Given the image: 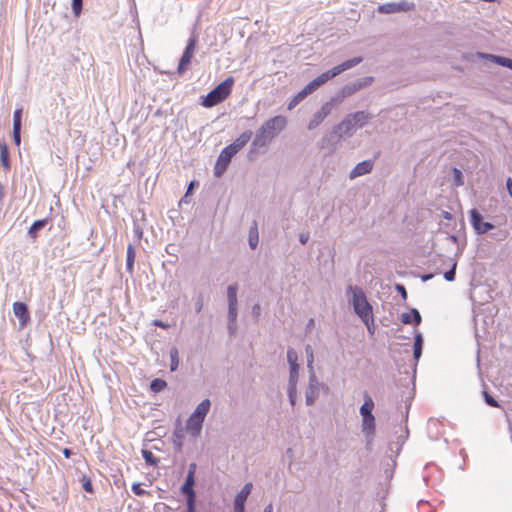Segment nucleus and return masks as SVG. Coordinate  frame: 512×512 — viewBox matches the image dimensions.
<instances>
[{"mask_svg": "<svg viewBox=\"0 0 512 512\" xmlns=\"http://www.w3.org/2000/svg\"><path fill=\"white\" fill-rule=\"evenodd\" d=\"M287 126V118L277 115L265 121L257 130L251 147L260 149L268 146Z\"/></svg>", "mask_w": 512, "mask_h": 512, "instance_id": "1", "label": "nucleus"}, {"mask_svg": "<svg viewBox=\"0 0 512 512\" xmlns=\"http://www.w3.org/2000/svg\"><path fill=\"white\" fill-rule=\"evenodd\" d=\"M371 115L365 111H358L348 114L336 127L335 132L339 133V138L350 137L356 129L364 127Z\"/></svg>", "mask_w": 512, "mask_h": 512, "instance_id": "2", "label": "nucleus"}, {"mask_svg": "<svg viewBox=\"0 0 512 512\" xmlns=\"http://www.w3.org/2000/svg\"><path fill=\"white\" fill-rule=\"evenodd\" d=\"M347 294H351V302L354 312L361 320H367L370 316H373L372 306L368 302L362 288L359 286L349 285L347 288Z\"/></svg>", "mask_w": 512, "mask_h": 512, "instance_id": "3", "label": "nucleus"}, {"mask_svg": "<svg viewBox=\"0 0 512 512\" xmlns=\"http://www.w3.org/2000/svg\"><path fill=\"white\" fill-rule=\"evenodd\" d=\"M363 61L362 57H354L352 59H349L347 61H344L343 63L333 67L330 70L325 71L315 79H313L311 82H309V85L311 88L316 91L318 88H320L322 85H324L329 80L333 79L337 75L341 74L342 72L349 70L356 65L360 64Z\"/></svg>", "mask_w": 512, "mask_h": 512, "instance_id": "4", "label": "nucleus"}, {"mask_svg": "<svg viewBox=\"0 0 512 512\" xmlns=\"http://www.w3.org/2000/svg\"><path fill=\"white\" fill-rule=\"evenodd\" d=\"M233 84V77L225 79L206 95L202 101V105L210 108L224 101L230 95Z\"/></svg>", "mask_w": 512, "mask_h": 512, "instance_id": "5", "label": "nucleus"}, {"mask_svg": "<svg viewBox=\"0 0 512 512\" xmlns=\"http://www.w3.org/2000/svg\"><path fill=\"white\" fill-rule=\"evenodd\" d=\"M372 81H373L372 77H365V78L359 79L353 83H349V84L345 85L336 95L331 97V99L338 106L343 102V100L345 98L351 96L352 94L359 91L363 87L371 84Z\"/></svg>", "mask_w": 512, "mask_h": 512, "instance_id": "6", "label": "nucleus"}, {"mask_svg": "<svg viewBox=\"0 0 512 512\" xmlns=\"http://www.w3.org/2000/svg\"><path fill=\"white\" fill-rule=\"evenodd\" d=\"M335 107H337V105L330 98L329 101L325 102L321 108L313 114L307 125L308 130H314L317 128L325 120V118L331 114Z\"/></svg>", "mask_w": 512, "mask_h": 512, "instance_id": "7", "label": "nucleus"}, {"mask_svg": "<svg viewBox=\"0 0 512 512\" xmlns=\"http://www.w3.org/2000/svg\"><path fill=\"white\" fill-rule=\"evenodd\" d=\"M235 153L230 149L228 146H226L219 154L218 159L216 161L215 167H214V175L219 178L221 177L226 169L229 166V163Z\"/></svg>", "mask_w": 512, "mask_h": 512, "instance_id": "8", "label": "nucleus"}, {"mask_svg": "<svg viewBox=\"0 0 512 512\" xmlns=\"http://www.w3.org/2000/svg\"><path fill=\"white\" fill-rule=\"evenodd\" d=\"M415 5L411 2L401 1V2H387L381 4L378 7V11L383 14H393L399 12H407L413 10Z\"/></svg>", "mask_w": 512, "mask_h": 512, "instance_id": "9", "label": "nucleus"}, {"mask_svg": "<svg viewBox=\"0 0 512 512\" xmlns=\"http://www.w3.org/2000/svg\"><path fill=\"white\" fill-rule=\"evenodd\" d=\"M470 222L477 234H485L494 228L492 223L483 221V216L477 209L470 211Z\"/></svg>", "mask_w": 512, "mask_h": 512, "instance_id": "10", "label": "nucleus"}, {"mask_svg": "<svg viewBox=\"0 0 512 512\" xmlns=\"http://www.w3.org/2000/svg\"><path fill=\"white\" fill-rule=\"evenodd\" d=\"M197 44V37L195 35H192L190 39L188 40L187 46L182 54V57L180 59L179 65H178V72L181 74L183 73L187 66L190 64L191 59L193 57V53L195 51Z\"/></svg>", "mask_w": 512, "mask_h": 512, "instance_id": "11", "label": "nucleus"}, {"mask_svg": "<svg viewBox=\"0 0 512 512\" xmlns=\"http://www.w3.org/2000/svg\"><path fill=\"white\" fill-rule=\"evenodd\" d=\"M321 387L324 388L325 386L322 385L318 379H316L315 382H311V380H309L308 386L306 387V390H305L306 405L312 406L315 404L316 400L318 399V397L320 395Z\"/></svg>", "mask_w": 512, "mask_h": 512, "instance_id": "12", "label": "nucleus"}, {"mask_svg": "<svg viewBox=\"0 0 512 512\" xmlns=\"http://www.w3.org/2000/svg\"><path fill=\"white\" fill-rule=\"evenodd\" d=\"M252 483H246L234 500V512H245V502L252 490Z\"/></svg>", "mask_w": 512, "mask_h": 512, "instance_id": "13", "label": "nucleus"}, {"mask_svg": "<svg viewBox=\"0 0 512 512\" xmlns=\"http://www.w3.org/2000/svg\"><path fill=\"white\" fill-rule=\"evenodd\" d=\"M203 422V419L191 414L186 423L187 432L194 438L198 437L201 433Z\"/></svg>", "mask_w": 512, "mask_h": 512, "instance_id": "14", "label": "nucleus"}, {"mask_svg": "<svg viewBox=\"0 0 512 512\" xmlns=\"http://www.w3.org/2000/svg\"><path fill=\"white\" fill-rule=\"evenodd\" d=\"M14 315L19 319L21 326H25L30 320L27 305L23 302H15L13 304Z\"/></svg>", "mask_w": 512, "mask_h": 512, "instance_id": "15", "label": "nucleus"}, {"mask_svg": "<svg viewBox=\"0 0 512 512\" xmlns=\"http://www.w3.org/2000/svg\"><path fill=\"white\" fill-rule=\"evenodd\" d=\"M373 169V161L372 160H365L360 163H358L350 172V179H355L357 177L363 176L365 174H368Z\"/></svg>", "mask_w": 512, "mask_h": 512, "instance_id": "16", "label": "nucleus"}, {"mask_svg": "<svg viewBox=\"0 0 512 512\" xmlns=\"http://www.w3.org/2000/svg\"><path fill=\"white\" fill-rule=\"evenodd\" d=\"M362 431L370 442L375 434V417L374 415L362 418Z\"/></svg>", "mask_w": 512, "mask_h": 512, "instance_id": "17", "label": "nucleus"}, {"mask_svg": "<svg viewBox=\"0 0 512 512\" xmlns=\"http://www.w3.org/2000/svg\"><path fill=\"white\" fill-rule=\"evenodd\" d=\"M252 131L247 130L243 132L233 143L228 145L232 151L237 154L251 139Z\"/></svg>", "mask_w": 512, "mask_h": 512, "instance_id": "18", "label": "nucleus"}, {"mask_svg": "<svg viewBox=\"0 0 512 512\" xmlns=\"http://www.w3.org/2000/svg\"><path fill=\"white\" fill-rule=\"evenodd\" d=\"M480 56L493 62V63H496L500 66H503V67H506V68H509L512 70V59H510V58L499 56V55H494V54H485V53H481Z\"/></svg>", "mask_w": 512, "mask_h": 512, "instance_id": "19", "label": "nucleus"}, {"mask_svg": "<svg viewBox=\"0 0 512 512\" xmlns=\"http://www.w3.org/2000/svg\"><path fill=\"white\" fill-rule=\"evenodd\" d=\"M480 56L493 62V63H496L500 66H503V67H506V68H509L512 70V59H510V58L499 56V55H494V54H485V53H481Z\"/></svg>", "mask_w": 512, "mask_h": 512, "instance_id": "20", "label": "nucleus"}, {"mask_svg": "<svg viewBox=\"0 0 512 512\" xmlns=\"http://www.w3.org/2000/svg\"><path fill=\"white\" fill-rule=\"evenodd\" d=\"M0 163L8 171L11 168L8 146L4 140H0Z\"/></svg>", "mask_w": 512, "mask_h": 512, "instance_id": "21", "label": "nucleus"}, {"mask_svg": "<svg viewBox=\"0 0 512 512\" xmlns=\"http://www.w3.org/2000/svg\"><path fill=\"white\" fill-rule=\"evenodd\" d=\"M210 407H211L210 400L209 399H204L203 401H201L197 405V407L194 410V412L192 413V415L205 420V417L207 416V414H208V412L210 410Z\"/></svg>", "mask_w": 512, "mask_h": 512, "instance_id": "22", "label": "nucleus"}, {"mask_svg": "<svg viewBox=\"0 0 512 512\" xmlns=\"http://www.w3.org/2000/svg\"><path fill=\"white\" fill-rule=\"evenodd\" d=\"M373 408H374V402H373L372 398L367 393H365L364 394V403L361 405L360 410H359L361 417L363 418V417L373 415V413H372Z\"/></svg>", "mask_w": 512, "mask_h": 512, "instance_id": "23", "label": "nucleus"}, {"mask_svg": "<svg viewBox=\"0 0 512 512\" xmlns=\"http://www.w3.org/2000/svg\"><path fill=\"white\" fill-rule=\"evenodd\" d=\"M238 285L231 284L227 287V303L228 307H238L237 299Z\"/></svg>", "mask_w": 512, "mask_h": 512, "instance_id": "24", "label": "nucleus"}, {"mask_svg": "<svg viewBox=\"0 0 512 512\" xmlns=\"http://www.w3.org/2000/svg\"><path fill=\"white\" fill-rule=\"evenodd\" d=\"M422 347H423V337L420 333H417L414 338L413 345V356L416 361H418L422 355Z\"/></svg>", "mask_w": 512, "mask_h": 512, "instance_id": "25", "label": "nucleus"}, {"mask_svg": "<svg viewBox=\"0 0 512 512\" xmlns=\"http://www.w3.org/2000/svg\"><path fill=\"white\" fill-rule=\"evenodd\" d=\"M47 222H48L47 219L36 220L29 228L28 235L31 238H36L38 235V232L46 226Z\"/></svg>", "mask_w": 512, "mask_h": 512, "instance_id": "26", "label": "nucleus"}, {"mask_svg": "<svg viewBox=\"0 0 512 512\" xmlns=\"http://www.w3.org/2000/svg\"><path fill=\"white\" fill-rule=\"evenodd\" d=\"M170 371L174 372L179 366V351L176 347H172L170 352Z\"/></svg>", "mask_w": 512, "mask_h": 512, "instance_id": "27", "label": "nucleus"}, {"mask_svg": "<svg viewBox=\"0 0 512 512\" xmlns=\"http://www.w3.org/2000/svg\"><path fill=\"white\" fill-rule=\"evenodd\" d=\"M135 261V250L131 244L127 247V258H126V268L127 270L132 273L133 272V266Z\"/></svg>", "mask_w": 512, "mask_h": 512, "instance_id": "28", "label": "nucleus"}, {"mask_svg": "<svg viewBox=\"0 0 512 512\" xmlns=\"http://www.w3.org/2000/svg\"><path fill=\"white\" fill-rule=\"evenodd\" d=\"M195 484V478L191 475H187L184 484L181 487L183 494L195 493L193 486Z\"/></svg>", "mask_w": 512, "mask_h": 512, "instance_id": "29", "label": "nucleus"}, {"mask_svg": "<svg viewBox=\"0 0 512 512\" xmlns=\"http://www.w3.org/2000/svg\"><path fill=\"white\" fill-rule=\"evenodd\" d=\"M259 243L258 229L256 224L249 230V246L255 249Z\"/></svg>", "mask_w": 512, "mask_h": 512, "instance_id": "30", "label": "nucleus"}, {"mask_svg": "<svg viewBox=\"0 0 512 512\" xmlns=\"http://www.w3.org/2000/svg\"><path fill=\"white\" fill-rule=\"evenodd\" d=\"M314 90L311 88L309 83L301 90L299 91L293 98L298 101V103L302 102L308 95L313 93Z\"/></svg>", "mask_w": 512, "mask_h": 512, "instance_id": "31", "label": "nucleus"}, {"mask_svg": "<svg viewBox=\"0 0 512 512\" xmlns=\"http://www.w3.org/2000/svg\"><path fill=\"white\" fill-rule=\"evenodd\" d=\"M142 456L146 462V464L150 466H156L158 463V459L154 456V454L146 449L142 450Z\"/></svg>", "mask_w": 512, "mask_h": 512, "instance_id": "32", "label": "nucleus"}, {"mask_svg": "<svg viewBox=\"0 0 512 512\" xmlns=\"http://www.w3.org/2000/svg\"><path fill=\"white\" fill-rule=\"evenodd\" d=\"M166 386H167L166 381H164L160 378H156V379L152 380V382L150 384L151 390L155 393L162 391Z\"/></svg>", "mask_w": 512, "mask_h": 512, "instance_id": "33", "label": "nucleus"}, {"mask_svg": "<svg viewBox=\"0 0 512 512\" xmlns=\"http://www.w3.org/2000/svg\"><path fill=\"white\" fill-rule=\"evenodd\" d=\"M187 496V511L186 512H196V494L190 493L185 494Z\"/></svg>", "mask_w": 512, "mask_h": 512, "instance_id": "34", "label": "nucleus"}, {"mask_svg": "<svg viewBox=\"0 0 512 512\" xmlns=\"http://www.w3.org/2000/svg\"><path fill=\"white\" fill-rule=\"evenodd\" d=\"M287 360H288V363L290 366L298 365V363H297L298 355L294 349L289 348L287 350Z\"/></svg>", "mask_w": 512, "mask_h": 512, "instance_id": "35", "label": "nucleus"}, {"mask_svg": "<svg viewBox=\"0 0 512 512\" xmlns=\"http://www.w3.org/2000/svg\"><path fill=\"white\" fill-rule=\"evenodd\" d=\"M299 378V365L290 366L289 382H298Z\"/></svg>", "mask_w": 512, "mask_h": 512, "instance_id": "36", "label": "nucleus"}, {"mask_svg": "<svg viewBox=\"0 0 512 512\" xmlns=\"http://www.w3.org/2000/svg\"><path fill=\"white\" fill-rule=\"evenodd\" d=\"M453 176H454V185L455 186L459 187L464 184L463 174L459 169H457V168L453 169Z\"/></svg>", "mask_w": 512, "mask_h": 512, "instance_id": "37", "label": "nucleus"}, {"mask_svg": "<svg viewBox=\"0 0 512 512\" xmlns=\"http://www.w3.org/2000/svg\"><path fill=\"white\" fill-rule=\"evenodd\" d=\"M22 108H18L13 114V127L21 128Z\"/></svg>", "mask_w": 512, "mask_h": 512, "instance_id": "38", "label": "nucleus"}, {"mask_svg": "<svg viewBox=\"0 0 512 512\" xmlns=\"http://www.w3.org/2000/svg\"><path fill=\"white\" fill-rule=\"evenodd\" d=\"M238 317V307H228L227 319L229 322H236Z\"/></svg>", "mask_w": 512, "mask_h": 512, "instance_id": "39", "label": "nucleus"}, {"mask_svg": "<svg viewBox=\"0 0 512 512\" xmlns=\"http://www.w3.org/2000/svg\"><path fill=\"white\" fill-rule=\"evenodd\" d=\"M456 267H457V263L454 262V264L452 265V268L444 273V278L446 281L451 282L455 279Z\"/></svg>", "mask_w": 512, "mask_h": 512, "instance_id": "40", "label": "nucleus"}, {"mask_svg": "<svg viewBox=\"0 0 512 512\" xmlns=\"http://www.w3.org/2000/svg\"><path fill=\"white\" fill-rule=\"evenodd\" d=\"M83 0H72V10L76 17H78L82 11Z\"/></svg>", "mask_w": 512, "mask_h": 512, "instance_id": "41", "label": "nucleus"}, {"mask_svg": "<svg viewBox=\"0 0 512 512\" xmlns=\"http://www.w3.org/2000/svg\"><path fill=\"white\" fill-rule=\"evenodd\" d=\"M313 363H314V361H311V359H309V361H307V369H308V373H309V380H311V382H315V380L318 379L316 374H315V371H314Z\"/></svg>", "mask_w": 512, "mask_h": 512, "instance_id": "42", "label": "nucleus"}, {"mask_svg": "<svg viewBox=\"0 0 512 512\" xmlns=\"http://www.w3.org/2000/svg\"><path fill=\"white\" fill-rule=\"evenodd\" d=\"M484 399L487 405L491 407H498V402L486 391L483 392Z\"/></svg>", "mask_w": 512, "mask_h": 512, "instance_id": "43", "label": "nucleus"}, {"mask_svg": "<svg viewBox=\"0 0 512 512\" xmlns=\"http://www.w3.org/2000/svg\"><path fill=\"white\" fill-rule=\"evenodd\" d=\"M82 486H83V489L86 491V492H89L91 493L93 491V488H92V483H91V480L90 478L86 477V476H83L82 479Z\"/></svg>", "mask_w": 512, "mask_h": 512, "instance_id": "44", "label": "nucleus"}, {"mask_svg": "<svg viewBox=\"0 0 512 512\" xmlns=\"http://www.w3.org/2000/svg\"><path fill=\"white\" fill-rule=\"evenodd\" d=\"M132 491L137 496H144L147 495L148 492L140 487L139 483H134L132 485Z\"/></svg>", "mask_w": 512, "mask_h": 512, "instance_id": "45", "label": "nucleus"}, {"mask_svg": "<svg viewBox=\"0 0 512 512\" xmlns=\"http://www.w3.org/2000/svg\"><path fill=\"white\" fill-rule=\"evenodd\" d=\"M13 141L19 146L21 143V128L13 127Z\"/></svg>", "mask_w": 512, "mask_h": 512, "instance_id": "46", "label": "nucleus"}, {"mask_svg": "<svg viewBox=\"0 0 512 512\" xmlns=\"http://www.w3.org/2000/svg\"><path fill=\"white\" fill-rule=\"evenodd\" d=\"M363 323L366 325L368 332L372 335L374 334V318L373 316H370L367 320H362Z\"/></svg>", "mask_w": 512, "mask_h": 512, "instance_id": "47", "label": "nucleus"}, {"mask_svg": "<svg viewBox=\"0 0 512 512\" xmlns=\"http://www.w3.org/2000/svg\"><path fill=\"white\" fill-rule=\"evenodd\" d=\"M297 383L298 382H289L288 381V387H287L288 395H297Z\"/></svg>", "mask_w": 512, "mask_h": 512, "instance_id": "48", "label": "nucleus"}, {"mask_svg": "<svg viewBox=\"0 0 512 512\" xmlns=\"http://www.w3.org/2000/svg\"><path fill=\"white\" fill-rule=\"evenodd\" d=\"M227 330L230 336L235 335L237 330V321L236 322H229L227 324Z\"/></svg>", "mask_w": 512, "mask_h": 512, "instance_id": "49", "label": "nucleus"}, {"mask_svg": "<svg viewBox=\"0 0 512 512\" xmlns=\"http://www.w3.org/2000/svg\"><path fill=\"white\" fill-rule=\"evenodd\" d=\"M411 314L413 315V320L415 325H419L421 323V315L417 309H412Z\"/></svg>", "mask_w": 512, "mask_h": 512, "instance_id": "50", "label": "nucleus"}, {"mask_svg": "<svg viewBox=\"0 0 512 512\" xmlns=\"http://www.w3.org/2000/svg\"><path fill=\"white\" fill-rule=\"evenodd\" d=\"M310 239L309 232H302L299 234V241L301 244L305 245Z\"/></svg>", "mask_w": 512, "mask_h": 512, "instance_id": "51", "label": "nucleus"}, {"mask_svg": "<svg viewBox=\"0 0 512 512\" xmlns=\"http://www.w3.org/2000/svg\"><path fill=\"white\" fill-rule=\"evenodd\" d=\"M203 308V297L199 295L195 302V310L196 312H200Z\"/></svg>", "mask_w": 512, "mask_h": 512, "instance_id": "52", "label": "nucleus"}, {"mask_svg": "<svg viewBox=\"0 0 512 512\" xmlns=\"http://www.w3.org/2000/svg\"><path fill=\"white\" fill-rule=\"evenodd\" d=\"M305 353L307 356V361H309V359H311V361H314V353H313L312 347L310 345H306Z\"/></svg>", "mask_w": 512, "mask_h": 512, "instance_id": "53", "label": "nucleus"}, {"mask_svg": "<svg viewBox=\"0 0 512 512\" xmlns=\"http://www.w3.org/2000/svg\"><path fill=\"white\" fill-rule=\"evenodd\" d=\"M401 321L404 324H410L412 322L411 314L403 313L402 316H401Z\"/></svg>", "mask_w": 512, "mask_h": 512, "instance_id": "54", "label": "nucleus"}, {"mask_svg": "<svg viewBox=\"0 0 512 512\" xmlns=\"http://www.w3.org/2000/svg\"><path fill=\"white\" fill-rule=\"evenodd\" d=\"M196 469H197L196 464H195V463H191V464L189 465V469H188V473H187V475H191V476H193V477H194V476H195Z\"/></svg>", "mask_w": 512, "mask_h": 512, "instance_id": "55", "label": "nucleus"}, {"mask_svg": "<svg viewBox=\"0 0 512 512\" xmlns=\"http://www.w3.org/2000/svg\"><path fill=\"white\" fill-rule=\"evenodd\" d=\"M396 289L398 292L401 293V295L404 299L407 297V292H406V289L404 286L398 284V285H396Z\"/></svg>", "mask_w": 512, "mask_h": 512, "instance_id": "56", "label": "nucleus"}, {"mask_svg": "<svg viewBox=\"0 0 512 512\" xmlns=\"http://www.w3.org/2000/svg\"><path fill=\"white\" fill-rule=\"evenodd\" d=\"M506 188H507V191H508L510 197L512 198V178H510V177L506 181Z\"/></svg>", "mask_w": 512, "mask_h": 512, "instance_id": "57", "label": "nucleus"}, {"mask_svg": "<svg viewBox=\"0 0 512 512\" xmlns=\"http://www.w3.org/2000/svg\"><path fill=\"white\" fill-rule=\"evenodd\" d=\"M298 101H296L294 98L291 99V101L288 103L287 109L292 110L298 105Z\"/></svg>", "mask_w": 512, "mask_h": 512, "instance_id": "58", "label": "nucleus"}, {"mask_svg": "<svg viewBox=\"0 0 512 512\" xmlns=\"http://www.w3.org/2000/svg\"><path fill=\"white\" fill-rule=\"evenodd\" d=\"M154 325H155V326H158V327H161V328H164V329H166V328H168V327H169V325H168V324H166V323L162 322L161 320H155V321H154Z\"/></svg>", "mask_w": 512, "mask_h": 512, "instance_id": "59", "label": "nucleus"}, {"mask_svg": "<svg viewBox=\"0 0 512 512\" xmlns=\"http://www.w3.org/2000/svg\"><path fill=\"white\" fill-rule=\"evenodd\" d=\"M288 398H289V402L292 406H295L296 404V399H297V395H288Z\"/></svg>", "mask_w": 512, "mask_h": 512, "instance_id": "60", "label": "nucleus"}, {"mask_svg": "<svg viewBox=\"0 0 512 512\" xmlns=\"http://www.w3.org/2000/svg\"><path fill=\"white\" fill-rule=\"evenodd\" d=\"M432 277H433V274H426V275L422 276V280L424 282H426V281L430 280Z\"/></svg>", "mask_w": 512, "mask_h": 512, "instance_id": "61", "label": "nucleus"}, {"mask_svg": "<svg viewBox=\"0 0 512 512\" xmlns=\"http://www.w3.org/2000/svg\"><path fill=\"white\" fill-rule=\"evenodd\" d=\"M263 512H273L272 504H269L268 506H266Z\"/></svg>", "mask_w": 512, "mask_h": 512, "instance_id": "62", "label": "nucleus"}, {"mask_svg": "<svg viewBox=\"0 0 512 512\" xmlns=\"http://www.w3.org/2000/svg\"><path fill=\"white\" fill-rule=\"evenodd\" d=\"M71 454V451L69 449H64V455L66 458H69Z\"/></svg>", "mask_w": 512, "mask_h": 512, "instance_id": "63", "label": "nucleus"}, {"mask_svg": "<svg viewBox=\"0 0 512 512\" xmlns=\"http://www.w3.org/2000/svg\"><path fill=\"white\" fill-rule=\"evenodd\" d=\"M451 214L449 212H445L444 213V218L447 219V220H450L451 219Z\"/></svg>", "mask_w": 512, "mask_h": 512, "instance_id": "64", "label": "nucleus"}]
</instances>
